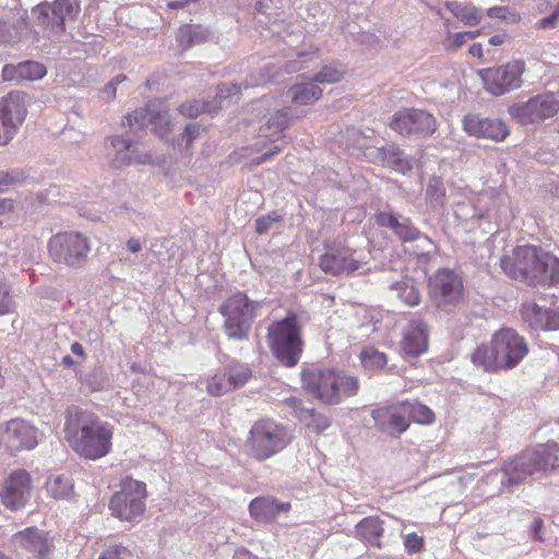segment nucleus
<instances>
[{
  "label": "nucleus",
  "instance_id": "nucleus-13",
  "mask_svg": "<svg viewBox=\"0 0 559 559\" xmlns=\"http://www.w3.org/2000/svg\"><path fill=\"white\" fill-rule=\"evenodd\" d=\"M146 486L144 483L127 479L121 490L114 493L109 501L111 514L122 521H133L145 510Z\"/></svg>",
  "mask_w": 559,
  "mask_h": 559
},
{
  "label": "nucleus",
  "instance_id": "nucleus-57",
  "mask_svg": "<svg viewBox=\"0 0 559 559\" xmlns=\"http://www.w3.org/2000/svg\"><path fill=\"white\" fill-rule=\"evenodd\" d=\"M545 523L540 518H535L530 525V534L533 537V539L538 542L545 540V534H544Z\"/></svg>",
  "mask_w": 559,
  "mask_h": 559
},
{
  "label": "nucleus",
  "instance_id": "nucleus-49",
  "mask_svg": "<svg viewBox=\"0 0 559 559\" xmlns=\"http://www.w3.org/2000/svg\"><path fill=\"white\" fill-rule=\"evenodd\" d=\"M343 78V71L338 68L326 64L324 66L312 79V81L318 84H332L341 81Z\"/></svg>",
  "mask_w": 559,
  "mask_h": 559
},
{
  "label": "nucleus",
  "instance_id": "nucleus-58",
  "mask_svg": "<svg viewBox=\"0 0 559 559\" xmlns=\"http://www.w3.org/2000/svg\"><path fill=\"white\" fill-rule=\"evenodd\" d=\"M543 330H559V310L547 309Z\"/></svg>",
  "mask_w": 559,
  "mask_h": 559
},
{
  "label": "nucleus",
  "instance_id": "nucleus-54",
  "mask_svg": "<svg viewBox=\"0 0 559 559\" xmlns=\"http://www.w3.org/2000/svg\"><path fill=\"white\" fill-rule=\"evenodd\" d=\"M127 80L126 74L116 75L100 90L99 97L105 102L111 100L116 96L118 85Z\"/></svg>",
  "mask_w": 559,
  "mask_h": 559
},
{
  "label": "nucleus",
  "instance_id": "nucleus-34",
  "mask_svg": "<svg viewBox=\"0 0 559 559\" xmlns=\"http://www.w3.org/2000/svg\"><path fill=\"white\" fill-rule=\"evenodd\" d=\"M127 122L130 128H143L148 126L168 124V116L154 110L151 106L139 108L127 116Z\"/></svg>",
  "mask_w": 559,
  "mask_h": 559
},
{
  "label": "nucleus",
  "instance_id": "nucleus-48",
  "mask_svg": "<svg viewBox=\"0 0 559 559\" xmlns=\"http://www.w3.org/2000/svg\"><path fill=\"white\" fill-rule=\"evenodd\" d=\"M132 545H110L97 559H126L128 557H139L136 548Z\"/></svg>",
  "mask_w": 559,
  "mask_h": 559
},
{
  "label": "nucleus",
  "instance_id": "nucleus-32",
  "mask_svg": "<svg viewBox=\"0 0 559 559\" xmlns=\"http://www.w3.org/2000/svg\"><path fill=\"white\" fill-rule=\"evenodd\" d=\"M292 120V109L286 107L267 112L259 127V135L263 138L278 136Z\"/></svg>",
  "mask_w": 559,
  "mask_h": 559
},
{
  "label": "nucleus",
  "instance_id": "nucleus-51",
  "mask_svg": "<svg viewBox=\"0 0 559 559\" xmlns=\"http://www.w3.org/2000/svg\"><path fill=\"white\" fill-rule=\"evenodd\" d=\"M283 217L276 211L270 212L266 215L260 216L255 219V231L259 235L266 234L273 227L282 222Z\"/></svg>",
  "mask_w": 559,
  "mask_h": 559
},
{
  "label": "nucleus",
  "instance_id": "nucleus-41",
  "mask_svg": "<svg viewBox=\"0 0 559 559\" xmlns=\"http://www.w3.org/2000/svg\"><path fill=\"white\" fill-rule=\"evenodd\" d=\"M178 110L185 117L195 118L201 114L216 115L219 111V106H214L212 100L193 99L182 103Z\"/></svg>",
  "mask_w": 559,
  "mask_h": 559
},
{
  "label": "nucleus",
  "instance_id": "nucleus-63",
  "mask_svg": "<svg viewBox=\"0 0 559 559\" xmlns=\"http://www.w3.org/2000/svg\"><path fill=\"white\" fill-rule=\"evenodd\" d=\"M126 247L130 253H139L143 248V242L140 238L131 237L127 240Z\"/></svg>",
  "mask_w": 559,
  "mask_h": 559
},
{
  "label": "nucleus",
  "instance_id": "nucleus-19",
  "mask_svg": "<svg viewBox=\"0 0 559 559\" xmlns=\"http://www.w3.org/2000/svg\"><path fill=\"white\" fill-rule=\"evenodd\" d=\"M37 428L26 420L16 418L7 423L2 439L14 451L33 450L39 440Z\"/></svg>",
  "mask_w": 559,
  "mask_h": 559
},
{
  "label": "nucleus",
  "instance_id": "nucleus-1",
  "mask_svg": "<svg viewBox=\"0 0 559 559\" xmlns=\"http://www.w3.org/2000/svg\"><path fill=\"white\" fill-rule=\"evenodd\" d=\"M510 278L531 287L559 286V258L540 246L521 245L500 259Z\"/></svg>",
  "mask_w": 559,
  "mask_h": 559
},
{
  "label": "nucleus",
  "instance_id": "nucleus-22",
  "mask_svg": "<svg viewBox=\"0 0 559 559\" xmlns=\"http://www.w3.org/2000/svg\"><path fill=\"white\" fill-rule=\"evenodd\" d=\"M13 545L34 557L44 558L50 555L53 547L47 534L37 527H27L13 535Z\"/></svg>",
  "mask_w": 559,
  "mask_h": 559
},
{
  "label": "nucleus",
  "instance_id": "nucleus-14",
  "mask_svg": "<svg viewBox=\"0 0 559 559\" xmlns=\"http://www.w3.org/2000/svg\"><path fill=\"white\" fill-rule=\"evenodd\" d=\"M525 63L522 60H512L499 67L480 71L485 90L495 96H501L520 88L523 85L522 74Z\"/></svg>",
  "mask_w": 559,
  "mask_h": 559
},
{
  "label": "nucleus",
  "instance_id": "nucleus-35",
  "mask_svg": "<svg viewBox=\"0 0 559 559\" xmlns=\"http://www.w3.org/2000/svg\"><path fill=\"white\" fill-rule=\"evenodd\" d=\"M322 95V90L313 81L294 84L288 90L292 103L298 106H307L317 102Z\"/></svg>",
  "mask_w": 559,
  "mask_h": 559
},
{
  "label": "nucleus",
  "instance_id": "nucleus-28",
  "mask_svg": "<svg viewBox=\"0 0 559 559\" xmlns=\"http://www.w3.org/2000/svg\"><path fill=\"white\" fill-rule=\"evenodd\" d=\"M428 326L420 320H412L405 332L402 342V349L406 356L417 357L427 349Z\"/></svg>",
  "mask_w": 559,
  "mask_h": 559
},
{
  "label": "nucleus",
  "instance_id": "nucleus-42",
  "mask_svg": "<svg viewBox=\"0 0 559 559\" xmlns=\"http://www.w3.org/2000/svg\"><path fill=\"white\" fill-rule=\"evenodd\" d=\"M48 493L56 499H69L73 493L72 478L66 475H56L46 483Z\"/></svg>",
  "mask_w": 559,
  "mask_h": 559
},
{
  "label": "nucleus",
  "instance_id": "nucleus-52",
  "mask_svg": "<svg viewBox=\"0 0 559 559\" xmlns=\"http://www.w3.org/2000/svg\"><path fill=\"white\" fill-rule=\"evenodd\" d=\"M20 127H17L10 119L0 116V146L8 145L17 134Z\"/></svg>",
  "mask_w": 559,
  "mask_h": 559
},
{
  "label": "nucleus",
  "instance_id": "nucleus-5",
  "mask_svg": "<svg viewBox=\"0 0 559 559\" xmlns=\"http://www.w3.org/2000/svg\"><path fill=\"white\" fill-rule=\"evenodd\" d=\"M559 467V445L555 441L527 449L515 457L504 461L501 468V486L516 487L536 473Z\"/></svg>",
  "mask_w": 559,
  "mask_h": 559
},
{
  "label": "nucleus",
  "instance_id": "nucleus-56",
  "mask_svg": "<svg viewBox=\"0 0 559 559\" xmlns=\"http://www.w3.org/2000/svg\"><path fill=\"white\" fill-rule=\"evenodd\" d=\"M84 383L93 391H102L105 388L106 379L102 372L94 371L85 377Z\"/></svg>",
  "mask_w": 559,
  "mask_h": 559
},
{
  "label": "nucleus",
  "instance_id": "nucleus-24",
  "mask_svg": "<svg viewBox=\"0 0 559 559\" xmlns=\"http://www.w3.org/2000/svg\"><path fill=\"white\" fill-rule=\"evenodd\" d=\"M366 156L372 163H381L401 174H405L412 169L411 158L395 144L374 147L370 150Z\"/></svg>",
  "mask_w": 559,
  "mask_h": 559
},
{
  "label": "nucleus",
  "instance_id": "nucleus-21",
  "mask_svg": "<svg viewBox=\"0 0 559 559\" xmlns=\"http://www.w3.org/2000/svg\"><path fill=\"white\" fill-rule=\"evenodd\" d=\"M463 127L469 135L490 139L496 142L504 140L509 134V130L502 120L478 115L465 116Z\"/></svg>",
  "mask_w": 559,
  "mask_h": 559
},
{
  "label": "nucleus",
  "instance_id": "nucleus-12",
  "mask_svg": "<svg viewBox=\"0 0 559 559\" xmlns=\"http://www.w3.org/2000/svg\"><path fill=\"white\" fill-rule=\"evenodd\" d=\"M325 252L320 258V267L333 276H350L360 271L366 262L357 251L335 240L325 242Z\"/></svg>",
  "mask_w": 559,
  "mask_h": 559
},
{
  "label": "nucleus",
  "instance_id": "nucleus-47",
  "mask_svg": "<svg viewBox=\"0 0 559 559\" xmlns=\"http://www.w3.org/2000/svg\"><path fill=\"white\" fill-rule=\"evenodd\" d=\"M546 311V308L539 307L536 304H525L522 307V317L532 328L543 330Z\"/></svg>",
  "mask_w": 559,
  "mask_h": 559
},
{
  "label": "nucleus",
  "instance_id": "nucleus-6",
  "mask_svg": "<svg viewBox=\"0 0 559 559\" xmlns=\"http://www.w3.org/2000/svg\"><path fill=\"white\" fill-rule=\"evenodd\" d=\"M81 5L78 0L43 1L34 5L28 15L29 34L36 41L40 35L51 41H60L66 35L68 23L74 22L80 14Z\"/></svg>",
  "mask_w": 559,
  "mask_h": 559
},
{
  "label": "nucleus",
  "instance_id": "nucleus-59",
  "mask_svg": "<svg viewBox=\"0 0 559 559\" xmlns=\"http://www.w3.org/2000/svg\"><path fill=\"white\" fill-rule=\"evenodd\" d=\"M508 14L513 16V21L519 19V15L511 13L507 7H492L487 10V15L492 19L507 20Z\"/></svg>",
  "mask_w": 559,
  "mask_h": 559
},
{
  "label": "nucleus",
  "instance_id": "nucleus-30",
  "mask_svg": "<svg viewBox=\"0 0 559 559\" xmlns=\"http://www.w3.org/2000/svg\"><path fill=\"white\" fill-rule=\"evenodd\" d=\"M46 73V67L33 60L23 61L17 64H7L2 70V76L5 81L17 82L40 80Z\"/></svg>",
  "mask_w": 559,
  "mask_h": 559
},
{
  "label": "nucleus",
  "instance_id": "nucleus-25",
  "mask_svg": "<svg viewBox=\"0 0 559 559\" xmlns=\"http://www.w3.org/2000/svg\"><path fill=\"white\" fill-rule=\"evenodd\" d=\"M106 146L115 151L111 165L115 168H121L124 165L145 164L150 159L146 154H139L132 147V141L124 135L110 136L106 141Z\"/></svg>",
  "mask_w": 559,
  "mask_h": 559
},
{
  "label": "nucleus",
  "instance_id": "nucleus-36",
  "mask_svg": "<svg viewBox=\"0 0 559 559\" xmlns=\"http://www.w3.org/2000/svg\"><path fill=\"white\" fill-rule=\"evenodd\" d=\"M360 362L366 372L376 374L385 369L389 358L386 354L372 346L365 347L359 355Z\"/></svg>",
  "mask_w": 559,
  "mask_h": 559
},
{
  "label": "nucleus",
  "instance_id": "nucleus-15",
  "mask_svg": "<svg viewBox=\"0 0 559 559\" xmlns=\"http://www.w3.org/2000/svg\"><path fill=\"white\" fill-rule=\"evenodd\" d=\"M558 111L559 99L552 93L538 94L509 108L510 116L523 126L543 122Z\"/></svg>",
  "mask_w": 559,
  "mask_h": 559
},
{
  "label": "nucleus",
  "instance_id": "nucleus-26",
  "mask_svg": "<svg viewBox=\"0 0 559 559\" xmlns=\"http://www.w3.org/2000/svg\"><path fill=\"white\" fill-rule=\"evenodd\" d=\"M29 96L23 91H12L0 98V116L22 127L27 116Z\"/></svg>",
  "mask_w": 559,
  "mask_h": 559
},
{
  "label": "nucleus",
  "instance_id": "nucleus-60",
  "mask_svg": "<svg viewBox=\"0 0 559 559\" xmlns=\"http://www.w3.org/2000/svg\"><path fill=\"white\" fill-rule=\"evenodd\" d=\"M284 403L286 404V406L288 408H290L294 412L295 416L298 418L299 421H300L301 411H307L309 408V407H305L302 401L295 396L285 399Z\"/></svg>",
  "mask_w": 559,
  "mask_h": 559
},
{
  "label": "nucleus",
  "instance_id": "nucleus-2",
  "mask_svg": "<svg viewBox=\"0 0 559 559\" xmlns=\"http://www.w3.org/2000/svg\"><path fill=\"white\" fill-rule=\"evenodd\" d=\"M63 430L70 447L86 459H100L111 449L112 427L90 411L68 407Z\"/></svg>",
  "mask_w": 559,
  "mask_h": 559
},
{
  "label": "nucleus",
  "instance_id": "nucleus-50",
  "mask_svg": "<svg viewBox=\"0 0 559 559\" xmlns=\"http://www.w3.org/2000/svg\"><path fill=\"white\" fill-rule=\"evenodd\" d=\"M28 178V174L23 168H12L9 170H0V186L22 185Z\"/></svg>",
  "mask_w": 559,
  "mask_h": 559
},
{
  "label": "nucleus",
  "instance_id": "nucleus-11",
  "mask_svg": "<svg viewBox=\"0 0 559 559\" xmlns=\"http://www.w3.org/2000/svg\"><path fill=\"white\" fill-rule=\"evenodd\" d=\"M48 250L55 262L62 263L69 267L80 269L87 261L91 243L82 233H58L50 238Z\"/></svg>",
  "mask_w": 559,
  "mask_h": 559
},
{
  "label": "nucleus",
  "instance_id": "nucleus-38",
  "mask_svg": "<svg viewBox=\"0 0 559 559\" xmlns=\"http://www.w3.org/2000/svg\"><path fill=\"white\" fill-rule=\"evenodd\" d=\"M445 8L465 26H475L481 21L479 9L473 4H463L457 1H447Z\"/></svg>",
  "mask_w": 559,
  "mask_h": 559
},
{
  "label": "nucleus",
  "instance_id": "nucleus-16",
  "mask_svg": "<svg viewBox=\"0 0 559 559\" xmlns=\"http://www.w3.org/2000/svg\"><path fill=\"white\" fill-rule=\"evenodd\" d=\"M390 128L401 135L424 138L436 131V119L426 110L409 108L395 112Z\"/></svg>",
  "mask_w": 559,
  "mask_h": 559
},
{
  "label": "nucleus",
  "instance_id": "nucleus-37",
  "mask_svg": "<svg viewBox=\"0 0 559 559\" xmlns=\"http://www.w3.org/2000/svg\"><path fill=\"white\" fill-rule=\"evenodd\" d=\"M223 367L233 390L243 386L252 377V370L247 364L228 359L227 362H223Z\"/></svg>",
  "mask_w": 559,
  "mask_h": 559
},
{
  "label": "nucleus",
  "instance_id": "nucleus-29",
  "mask_svg": "<svg viewBox=\"0 0 559 559\" xmlns=\"http://www.w3.org/2000/svg\"><path fill=\"white\" fill-rule=\"evenodd\" d=\"M289 510V502L277 501L273 497H257L249 504L251 516L260 522H272L281 513L288 512Z\"/></svg>",
  "mask_w": 559,
  "mask_h": 559
},
{
  "label": "nucleus",
  "instance_id": "nucleus-39",
  "mask_svg": "<svg viewBox=\"0 0 559 559\" xmlns=\"http://www.w3.org/2000/svg\"><path fill=\"white\" fill-rule=\"evenodd\" d=\"M252 74H258L257 72H251L248 78L241 83H222L217 86V91L215 97L212 99L214 102V106H219V110L226 106L231 104V98L236 96L240 90L248 88L246 86V82H250L252 80Z\"/></svg>",
  "mask_w": 559,
  "mask_h": 559
},
{
  "label": "nucleus",
  "instance_id": "nucleus-43",
  "mask_svg": "<svg viewBox=\"0 0 559 559\" xmlns=\"http://www.w3.org/2000/svg\"><path fill=\"white\" fill-rule=\"evenodd\" d=\"M426 200L435 210H440L447 202V192L443 181L439 177H431L426 188Z\"/></svg>",
  "mask_w": 559,
  "mask_h": 559
},
{
  "label": "nucleus",
  "instance_id": "nucleus-31",
  "mask_svg": "<svg viewBox=\"0 0 559 559\" xmlns=\"http://www.w3.org/2000/svg\"><path fill=\"white\" fill-rule=\"evenodd\" d=\"M384 522L378 516H367L359 521L355 526L356 536L369 547H384Z\"/></svg>",
  "mask_w": 559,
  "mask_h": 559
},
{
  "label": "nucleus",
  "instance_id": "nucleus-7",
  "mask_svg": "<svg viewBox=\"0 0 559 559\" xmlns=\"http://www.w3.org/2000/svg\"><path fill=\"white\" fill-rule=\"evenodd\" d=\"M290 429L271 418L257 420L247 437L246 453L258 462H263L282 452L292 442Z\"/></svg>",
  "mask_w": 559,
  "mask_h": 559
},
{
  "label": "nucleus",
  "instance_id": "nucleus-64",
  "mask_svg": "<svg viewBox=\"0 0 559 559\" xmlns=\"http://www.w3.org/2000/svg\"><path fill=\"white\" fill-rule=\"evenodd\" d=\"M557 21V14L552 13L546 17H543L538 21L537 25L539 28L547 29L552 28Z\"/></svg>",
  "mask_w": 559,
  "mask_h": 559
},
{
  "label": "nucleus",
  "instance_id": "nucleus-10",
  "mask_svg": "<svg viewBox=\"0 0 559 559\" xmlns=\"http://www.w3.org/2000/svg\"><path fill=\"white\" fill-rule=\"evenodd\" d=\"M428 295L438 310L451 313L463 304V281L453 270L439 269L428 280Z\"/></svg>",
  "mask_w": 559,
  "mask_h": 559
},
{
  "label": "nucleus",
  "instance_id": "nucleus-45",
  "mask_svg": "<svg viewBox=\"0 0 559 559\" xmlns=\"http://www.w3.org/2000/svg\"><path fill=\"white\" fill-rule=\"evenodd\" d=\"M404 409L406 411V418L408 425L415 421L423 425H429L435 420L433 412L426 405L420 403L403 402Z\"/></svg>",
  "mask_w": 559,
  "mask_h": 559
},
{
  "label": "nucleus",
  "instance_id": "nucleus-44",
  "mask_svg": "<svg viewBox=\"0 0 559 559\" xmlns=\"http://www.w3.org/2000/svg\"><path fill=\"white\" fill-rule=\"evenodd\" d=\"M300 423L316 433H321L331 426V420L325 414L310 407L301 411Z\"/></svg>",
  "mask_w": 559,
  "mask_h": 559
},
{
  "label": "nucleus",
  "instance_id": "nucleus-23",
  "mask_svg": "<svg viewBox=\"0 0 559 559\" xmlns=\"http://www.w3.org/2000/svg\"><path fill=\"white\" fill-rule=\"evenodd\" d=\"M304 62L299 59L287 60L282 64L267 62L258 70V74H252V80L246 82L247 87L264 85L267 83H281L284 78L282 73H295L304 69Z\"/></svg>",
  "mask_w": 559,
  "mask_h": 559
},
{
  "label": "nucleus",
  "instance_id": "nucleus-33",
  "mask_svg": "<svg viewBox=\"0 0 559 559\" xmlns=\"http://www.w3.org/2000/svg\"><path fill=\"white\" fill-rule=\"evenodd\" d=\"M212 37L210 29L200 24H186L179 28L177 41L182 51L209 41Z\"/></svg>",
  "mask_w": 559,
  "mask_h": 559
},
{
  "label": "nucleus",
  "instance_id": "nucleus-46",
  "mask_svg": "<svg viewBox=\"0 0 559 559\" xmlns=\"http://www.w3.org/2000/svg\"><path fill=\"white\" fill-rule=\"evenodd\" d=\"M206 391L212 396H221L233 391L223 366L206 379Z\"/></svg>",
  "mask_w": 559,
  "mask_h": 559
},
{
  "label": "nucleus",
  "instance_id": "nucleus-62",
  "mask_svg": "<svg viewBox=\"0 0 559 559\" xmlns=\"http://www.w3.org/2000/svg\"><path fill=\"white\" fill-rule=\"evenodd\" d=\"M203 129L197 122L188 123L185 128L183 138L187 140V143L190 144L193 142L200 134Z\"/></svg>",
  "mask_w": 559,
  "mask_h": 559
},
{
  "label": "nucleus",
  "instance_id": "nucleus-61",
  "mask_svg": "<svg viewBox=\"0 0 559 559\" xmlns=\"http://www.w3.org/2000/svg\"><path fill=\"white\" fill-rule=\"evenodd\" d=\"M479 34L478 31L476 32H473V31H467V32H460V33H456L454 36H453V41H452V46L454 49H457L460 48L461 46H463L468 39H474L477 35Z\"/></svg>",
  "mask_w": 559,
  "mask_h": 559
},
{
  "label": "nucleus",
  "instance_id": "nucleus-20",
  "mask_svg": "<svg viewBox=\"0 0 559 559\" xmlns=\"http://www.w3.org/2000/svg\"><path fill=\"white\" fill-rule=\"evenodd\" d=\"M29 31L26 11H9L0 15V45L14 46L21 43Z\"/></svg>",
  "mask_w": 559,
  "mask_h": 559
},
{
  "label": "nucleus",
  "instance_id": "nucleus-8",
  "mask_svg": "<svg viewBox=\"0 0 559 559\" xmlns=\"http://www.w3.org/2000/svg\"><path fill=\"white\" fill-rule=\"evenodd\" d=\"M272 353L285 367H294L300 360L304 343L297 316L288 312L282 320L273 322L267 329Z\"/></svg>",
  "mask_w": 559,
  "mask_h": 559
},
{
  "label": "nucleus",
  "instance_id": "nucleus-9",
  "mask_svg": "<svg viewBox=\"0 0 559 559\" xmlns=\"http://www.w3.org/2000/svg\"><path fill=\"white\" fill-rule=\"evenodd\" d=\"M261 301L250 300L242 292L230 295L221 306L219 313L225 318L223 329L231 340H248Z\"/></svg>",
  "mask_w": 559,
  "mask_h": 559
},
{
  "label": "nucleus",
  "instance_id": "nucleus-53",
  "mask_svg": "<svg viewBox=\"0 0 559 559\" xmlns=\"http://www.w3.org/2000/svg\"><path fill=\"white\" fill-rule=\"evenodd\" d=\"M404 547L408 555H416L424 548V537L416 533L402 535Z\"/></svg>",
  "mask_w": 559,
  "mask_h": 559
},
{
  "label": "nucleus",
  "instance_id": "nucleus-18",
  "mask_svg": "<svg viewBox=\"0 0 559 559\" xmlns=\"http://www.w3.org/2000/svg\"><path fill=\"white\" fill-rule=\"evenodd\" d=\"M371 417L376 428L392 438H400L409 427L403 403L378 407Z\"/></svg>",
  "mask_w": 559,
  "mask_h": 559
},
{
  "label": "nucleus",
  "instance_id": "nucleus-27",
  "mask_svg": "<svg viewBox=\"0 0 559 559\" xmlns=\"http://www.w3.org/2000/svg\"><path fill=\"white\" fill-rule=\"evenodd\" d=\"M373 217L379 226L391 229L404 242L417 240L423 236L408 218L400 221L392 212L377 211Z\"/></svg>",
  "mask_w": 559,
  "mask_h": 559
},
{
  "label": "nucleus",
  "instance_id": "nucleus-4",
  "mask_svg": "<svg viewBox=\"0 0 559 559\" xmlns=\"http://www.w3.org/2000/svg\"><path fill=\"white\" fill-rule=\"evenodd\" d=\"M304 390L325 405H337L359 390L358 378L342 370L311 367L301 372Z\"/></svg>",
  "mask_w": 559,
  "mask_h": 559
},
{
  "label": "nucleus",
  "instance_id": "nucleus-3",
  "mask_svg": "<svg viewBox=\"0 0 559 559\" xmlns=\"http://www.w3.org/2000/svg\"><path fill=\"white\" fill-rule=\"evenodd\" d=\"M528 350L525 338L515 330L506 328L492 335L490 345L478 346L472 361L489 372L510 370L524 359Z\"/></svg>",
  "mask_w": 559,
  "mask_h": 559
},
{
  "label": "nucleus",
  "instance_id": "nucleus-17",
  "mask_svg": "<svg viewBox=\"0 0 559 559\" xmlns=\"http://www.w3.org/2000/svg\"><path fill=\"white\" fill-rule=\"evenodd\" d=\"M31 475L25 469H16L5 478L0 498L5 508L16 511L25 507L31 497Z\"/></svg>",
  "mask_w": 559,
  "mask_h": 559
},
{
  "label": "nucleus",
  "instance_id": "nucleus-40",
  "mask_svg": "<svg viewBox=\"0 0 559 559\" xmlns=\"http://www.w3.org/2000/svg\"><path fill=\"white\" fill-rule=\"evenodd\" d=\"M390 288L395 293L396 297L409 307L419 305L420 293L415 286L413 280H404L393 283Z\"/></svg>",
  "mask_w": 559,
  "mask_h": 559
},
{
  "label": "nucleus",
  "instance_id": "nucleus-55",
  "mask_svg": "<svg viewBox=\"0 0 559 559\" xmlns=\"http://www.w3.org/2000/svg\"><path fill=\"white\" fill-rule=\"evenodd\" d=\"M14 304L7 284L0 282V316L12 312Z\"/></svg>",
  "mask_w": 559,
  "mask_h": 559
}]
</instances>
